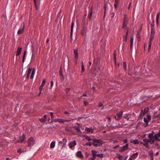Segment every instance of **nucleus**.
Wrapping results in <instances>:
<instances>
[{"mask_svg": "<svg viewBox=\"0 0 160 160\" xmlns=\"http://www.w3.org/2000/svg\"><path fill=\"white\" fill-rule=\"evenodd\" d=\"M155 133L154 131H152L151 132L149 133L148 135V138L149 139H144L143 141L145 143L150 142L151 144H152L155 143V140L153 138V134Z\"/></svg>", "mask_w": 160, "mask_h": 160, "instance_id": "nucleus-1", "label": "nucleus"}, {"mask_svg": "<svg viewBox=\"0 0 160 160\" xmlns=\"http://www.w3.org/2000/svg\"><path fill=\"white\" fill-rule=\"evenodd\" d=\"M93 141L92 145L95 147H100L102 145V141L101 139H93Z\"/></svg>", "mask_w": 160, "mask_h": 160, "instance_id": "nucleus-2", "label": "nucleus"}, {"mask_svg": "<svg viewBox=\"0 0 160 160\" xmlns=\"http://www.w3.org/2000/svg\"><path fill=\"white\" fill-rule=\"evenodd\" d=\"M35 71L36 70L34 68H33L32 70V68H29L27 73V78H29L30 75L31 73L30 78L31 79L33 78L35 72Z\"/></svg>", "mask_w": 160, "mask_h": 160, "instance_id": "nucleus-3", "label": "nucleus"}, {"mask_svg": "<svg viewBox=\"0 0 160 160\" xmlns=\"http://www.w3.org/2000/svg\"><path fill=\"white\" fill-rule=\"evenodd\" d=\"M28 146L31 147L33 146L35 143V140L34 138L31 137L29 139L28 141Z\"/></svg>", "mask_w": 160, "mask_h": 160, "instance_id": "nucleus-4", "label": "nucleus"}, {"mask_svg": "<svg viewBox=\"0 0 160 160\" xmlns=\"http://www.w3.org/2000/svg\"><path fill=\"white\" fill-rule=\"evenodd\" d=\"M54 121L55 122H58L59 123H63L65 122H68L70 121V120H64L62 118H56L55 119Z\"/></svg>", "mask_w": 160, "mask_h": 160, "instance_id": "nucleus-5", "label": "nucleus"}, {"mask_svg": "<svg viewBox=\"0 0 160 160\" xmlns=\"http://www.w3.org/2000/svg\"><path fill=\"white\" fill-rule=\"evenodd\" d=\"M153 138L154 140L157 141H160V131H159L157 134L153 135Z\"/></svg>", "mask_w": 160, "mask_h": 160, "instance_id": "nucleus-6", "label": "nucleus"}, {"mask_svg": "<svg viewBox=\"0 0 160 160\" xmlns=\"http://www.w3.org/2000/svg\"><path fill=\"white\" fill-rule=\"evenodd\" d=\"M77 144V143L75 140L71 141L68 144V146L70 148H72L74 147Z\"/></svg>", "mask_w": 160, "mask_h": 160, "instance_id": "nucleus-7", "label": "nucleus"}, {"mask_svg": "<svg viewBox=\"0 0 160 160\" xmlns=\"http://www.w3.org/2000/svg\"><path fill=\"white\" fill-rule=\"evenodd\" d=\"M122 114H123V112H122L121 111V112H119L118 113L117 116H115V118L117 120H120L121 119V118L122 116Z\"/></svg>", "mask_w": 160, "mask_h": 160, "instance_id": "nucleus-8", "label": "nucleus"}, {"mask_svg": "<svg viewBox=\"0 0 160 160\" xmlns=\"http://www.w3.org/2000/svg\"><path fill=\"white\" fill-rule=\"evenodd\" d=\"M67 142V139L65 138H63L62 141H60L59 142V143L60 144H61L62 145L63 147H65L66 146V144Z\"/></svg>", "mask_w": 160, "mask_h": 160, "instance_id": "nucleus-9", "label": "nucleus"}, {"mask_svg": "<svg viewBox=\"0 0 160 160\" xmlns=\"http://www.w3.org/2000/svg\"><path fill=\"white\" fill-rule=\"evenodd\" d=\"M87 30V28L85 27H83L81 30V33L83 36H85L86 37Z\"/></svg>", "mask_w": 160, "mask_h": 160, "instance_id": "nucleus-10", "label": "nucleus"}, {"mask_svg": "<svg viewBox=\"0 0 160 160\" xmlns=\"http://www.w3.org/2000/svg\"><path fill=\"white\" fill-rule=\"evenodd\" d=\"M155 34V30L153 28H152V29H151V35H150V40H151V41H152V40H153V39L154 37Z\"/></svg>", "mask_w": 160, "mask_h": 160, "instance_id": "nucleus-11", "label": "nucleus"}, {"mask_svg": "<svg viewBox=\"0 0 160 160\" xmlns=\"http://www.w3.org/2000/svg\"><path fill=\"white\" fill-rule=\"evenodd\" d=\"M23 25V26L22 27H21L19 29L18 31V34H22L24 31V24L23 23L22 24V25Z\"/></svg>", "mask_w": 160, "mask_h": 160, "instance_id": "nucleus-12", "label": "nucleus"}, {"mask_svg": "<svg viewBox=\"0 0 160 160\" xmlns=\"http://www.w3.org/2000/svg\"><path fill=\"white\" fill-rule=\"evenodd\" d=\"M78 50L77 49H74V55L76 62H77L78 58Z\"/></svg>", "mask_w": 160, "mask_h": 160, "instance_id": "nucleus-13", "label": "nucleus"}, {"mask_svg": "<svg viewBox=\"0 0 160 160\" xmlns=\"http://www.w3.org/2000/svg\"><path fill=\"white\" fill-rule=\"evenodd\" d=\"M85 131L87 132H91L92 133H93V129L92 128H88L86 127L85 128Z\"/></svg>", "mask_w": 160, "mask_h": 160, "instance_id": "nucleus-14", "label": "nucleus"}, {"mask_svg": "<svg viewBox=\"0 0 160 160\" xmlns=\"http://www.w3.org/2000/svg\"><path fill=\"white\" fill-rule=\"evenodd\" d=\"M34 1L36 9L38 10L40 6L39 2H38L37 0H34Z\"/></svg>", "mask_w": 160, "mask_h": 160, "instance_id": "nucleus-15", "label": "nucleus"}, {"mask_svg": "<svg viewBox=\"0 0 160 160\" xmlns=\"http://www.w3.org/2000/svg\"><path fill=\"white\" fill-rule=\"evenodd\" d=\"M76 155L79 158H84V157L82 155L81 152L80 151H78V152H77L76 153Z\"/></svg>", "mask_w": 160, "mask_h": 160, "instance_id": "nucleus-16", "label": "nucleus"}, {"mask_svg": "<svg viewBox=\"0 0 160 160\" xmlns=\"http://www.w3.org/2000/svg\"><path fill=\"white\" fill-rule=\"evenodd\" d=\"M22 50V48L18 47L17 50L16 55L18 56L21 53Z\"/></svg>", "mask_w": 160, "mask_h": 160, "instance_id": "nucleus-17", "label": "nucleus"}, {"mask_svg": "<svg viewBox=\"0 0 160 160\" xmlns=\"http://www.w3.org/2000/svg\"><path fill=\"white\" fill-rule=\"evenodd\" d=\"M45 82L46 81L45 79H43L42 80V83L39 88V89L40 91H42V90L43 87L44 86Z\"/></svg>", "mask_w": 160, "mask_h": 160, "instance_id": "nucleus-18", "label": "nucleus"}, {"mask_svg": "<svg viewBox=\"0 0 160 160\" xmlns=\"http://www.w3.org/2000/svg\"><path fill=\"white\" fill-rule=\"evenodd\" d=\"M56 142L55 141H52L50 143V147L51 148H54Z\"/></svg>", "mask_w": 160, "mask_h": 160, "instance_id": "nucleus-19", "label": "nucleus"}, {"mask_svg": "<svg viewBox=\"0 0 160 160\" xmlns=\"http://www.w3.org/2000/svg\"><path fill=\"white\" fill-rule=\"evenodd\" d=\"M138 152H136L135 153L133 154L131 156L132 158H133V159H135L138 157Z\"/></svg>", "mask_w": 160, "mask_h": 160, "instance_id": "nucleus-20", "label": "nucleus"}, {"mask_svg": "<svg viewBox=\"0 0 160 160\" xmlns=\"http://www.w3.org/2000/svg\"><path fill=\"white\" fill-rule=\"evenodd\" d=\"M25 138V135L24 134H23L22 136L20 137V141L19 142H22L24 140Z\"/></svg>", "mask_w": 160, "mask_h": 160, "instance_id": "nucleus-21", "label": "nucleus"}, {"mask_svg": "<svg viewBox=\"0 0 160 160\" xmlns=\"http://www.w3.org/2000/svg\"><path fill=\"white\" fill-rule=\"evenodd\" d=\"M74 23V21H72V25H71V37L72 36V32H73V30Z\"/></svg>", "mask_w": 160, "mask_h": 160, "instance_id": "nucleus-22", "label": "nucleus"}, {"mask_svg": "<svg viewBox=\"0 0 160 160\" xmlns=\"http://www.w3.org/2000/svg\"><path fill=\"white\" fill-rule=\"evenodd\" d=\"M144 121L146 123V125L145 126L146 127L148 125V123L149 122V120L145 117L144 118Z\"/></svg>", "mask_w": 160, "mask_h": 160, "instance_id": "nucleus-23", "label": "nucleus"}, {"mask_svg": "<svg viewBox=\"0 0 160 160\" xmlns=\"http://www.w3.org/2000/svg\"><path fill=\"white\" fill-rule=\"evenodd\" d=\"M128 18L127 16H125L124 18L123 22L128 23Z\"/></svg>", "mask_w": 160, "mask_h": 160, "instance_id": "nucleus-24", "label": "nucleus"}, {"mask_svg": "<svg viewBox=\"0 0 160 160\" xmlns=\"http://www.w3.org/2000/svg\"><path fill=\"white\" fill-rule=\"evenodd\" d=\"M73 128H75L77 130L78 132H81V131L80 130V128L78 126H74Z\"/></svg>", "mask_w": 160, "mask_h": 160, "instance_id": "nucleus-25", "label": "nucleus"}, {"mask_svg": "<svg viewBox=\"0 0 160 160\" xmlns=\"http://www.w3.org/2000/svg\"><path fill=\"white\" fill-rule=\"evenodd\" d=\"M92 155L93 156L96 157L97 152L95 150H92Z\"/></svg>", "mask_w": 160, "mask_h": 160, "instance_id": "nucleus-26", "label": "nucleus"}, {"mask_svg": "<svg viewBox=\"0 0 160 160\" xmlns=\"http://www.w3.org/2000/svg\"><path fill=\"white\" fill-rule=\"evenodd\" d=\"M128 143H127L123 147V149L126 150L128 149Z\"/></svg>", "mask_w": 160, "mask_h": 160, "instance_id": "nucleus-27", "label": "nucleus"}, {"mask_svg": "<svg viewBox=\"0 0 160 160\" xmlns=\"http://www.w3.org/2000/svg\"><path fill=\"white\" fill-rule=\"evenodd\" d=\"M84 137L86 138V139L89 141L93 140V139H92L90 138V137L89 136H85Z\"/></svg>", "mask_w": 160, "mask_h": 160, "instance_id": "nucleus-28", "label": "nucleus"}, {"mask_svg": "<svg viewBox=\"0 0 160 160\" xmlns=\"http://www.w3.org/2000/svg\"><path fill=\"white\" fill-rule=\"evenodd\" d=\"M26 51H25L24 52V54H23V59H22L23 62H24L25 60V56H26Z\"/></svg>", "mask_w": 160, "mask_h": 160, "instance_id": "nucleus-29", "label": "nucleus"}, {"mask_svg": "<svg viewBox=\"0 0 160 160\" xmlns=\"http://www.w3.org/2000/svg\"><path fill=\"white\" fill-rule=\"evenodd\" d=\"M147 112V111H144V112H143V110H142V112L140 113V115L141 116H142L144 115Z\"/></svg>", "mask_w": 160, "mask_h": 160, "instance_id": "nucleus-30", "label": "nucleus"}, {"mask_svg": "<svg viewBox=\"0 0 160 160\" xmlns=\"http://www.w3.org/2000/svg\"><path fill=\"white\" fill-rule=\"evenodd\" d=\"M117 156H118V157L120 160H122L124 158V157L123 156L120 155V154H118Z\"/></svg>", "mask_w": 160, "mask_h": 160, "instance_id": "nucleus-31", "label": "nucleus"}, {"mask_svg": "<svg viewBox=\"0 0 160 160\" xmlns=\"http://www.w3.org/2000/svg\"><path fill=\"white\" fill-rule=\"evenodd\" d=\"M160 16V13H158L156 17V21L157 23H158L159 22V18Z\"/></svg>", "mask_w": 160, "mask_h": 160, "instance_id": "nucleus-32", "label": "nucleus"}, {"mask_svg": "<svg viewBox=\"0 0 160 160\" xmlns=\"http://www.w3.org/2000/svg\"><path fill=\"white\" fill-rule=\"evenodd\" d=\"M123 67L124 69L126 70L127 67V64L126 62H124L123 63Z\"/></svg>", "mask_w": 160, "mask_h": 160, "instance_id": "nucleus-33", "label": "nucleus"}, {"mask_svg": "<svg viewBox=\"0 0 160 160\" xmlns=\"http://www.w3.org/2000/svg\"><path fill=\"white\" fill-rule=\"evenodd\" d=\"M152 41H151V40H150V42L148 44V51H149V50H150L151 49V44H152Z\"/></svg>", "mask_w": 160, "mask_h": 160, "instance_id": "nucleus-34", "label": "nucleus"}, {"mask_svg": "<svg viewBox=\"0 0 160 160\" xmlns=\"http://www.w3.org/2000/svg\"><path fill=\"white\" fill-rule=\"evenodd\" d=\"M89 12V13L88 15V17L90 19V18H91V17H92V12L91 10V11L90 10Z\"/></svg>", "mask_w": 160, "mask_h": 160, "instance_id": "nucleus-35", "label": "nucleus"}, {"mask_svg": "<svg viewBox=\"0 0 160 160\" xmlns=\"http://www.w3.org/2000/svg\"><path fill=\"white\" fill-rule=\"evenodd\" d=\"M149 154L150 157H152L153 156V153L152 150L150 151L149 152Z\"/></svg>", "mask_w": 160, "mask_h": 160, "instance_id": "nucleus-36", "label": "nucleus"}, {"mask_svg": "<svg viewBox=\"0 0 160 160\" xmlns=\"http://www.w3.org/2000/svg\"><path fill=\"white\" fill-rule=\"evenodd\" d=\"M39 120L42 122H45L46 121V120H45L43 118H39Z\"/></svg>", "mask_w": 160, "mask_h": 160, "instance_id": "nucleus-37", "label": "nucleus"}, {"mask_svg": "<svg viewBox=\"0 0 160 160\" xmlns=\"http://www.w3.org/2000/svg\"><path fill=\"white\" fill-rule=\"evenodd\" d=\"M149 121L151 119V116L149 115L148 114L147 115V118H146Z\"/></svg>", "mask_w": 160, "mask_h": 160, "instance_id": "nucleus-38", "label": "nucleus"}, {"mask_svg": "<svg viewBox=\"0 0 160 160\" xmlns=\"http://www.w3.org/2000/svg\"><path fill=\"white\" fill-rule=\"evenodd\" d=\"M98 107H102V110H103L104 108V106L103 105V104L101 103V102H100L98 105Z\"/></svg>", "mask_w": 160, "mask_h": 160, "instance_id": "nucleus-39", "label": "nucleus"}, {"mask_svg": "<svg viewBox=\"0 0 160 160\" xmlns=\"http://www.w3.org/2000/svg\"><path fill=\"white\" fill-rule=\"evenodd\" d=\"M85 70V68H84V66L83 63V62H82V72H83Z\"/></svg>", "mask_w": 160, "mask_h": 160, "instance_id": "nucleus-40", "label": "nucleus"}, {"mask_svg": "<svg viewBox=\"0 0 160 160\" xmlns=\"http://www.w3.org/2000/svg\"><path fill=\"white\" fill-rule=\"evenodd\" d=\"M127 23H127L123 22V28L124 29H126L127 28Z\"/></svg>", "mask_w": 160, "mask_h": 160, "instance_id": "nucleus-41", "label": "nucleus"}, {"mask_svg": "<svg viewBox=\"0 0 160 160\" xmlns=\"http://www.w3.org/2000/svg\"><path fill=\"white\" fill-rule=\"evenodd\" d=\"M103 156V155L102 154H97L96 155V156L100 158H102Z\"/></svg>", "mask_w": 160, "mask_h": 160, "instance_id": "nucleus-42", "label": "nucleus"}, {"mask_svg": "<svg viewBox=\"0 0 160 160\" xmlns=\"http://www.w3.org/2000/svg\"><path fill=\"white\" fill-rule=\"evenodd\" d=\"M139 143V141L138 139H135L133 141V143L134 144H138Z\"/></svg>", "mask_w": 160, "mask_h": 160, "instance_id": "nucleus-43", "label": "nucleus"}, {"mask_svg": "<svg viewBox=\"0 0 160 160\" xmlns=\"http://www.w3.org/2000/svg\"><path fill=\"white\" fill-rule=\"evenodd\" d=\"M143 145L147 148H149V144L148 143H143Z\"/></svg>", "mask_w": 160, "mask_h": 160, "instance_id": "nucleus-44", "label": "nucleus"}, {"mask_svg": "<svg viewBox=\"0 0 160 160\" xmlns=\"http://www.w3.org/2000/svg\"><path fill=\"white\" fill-rule=\"evenodd\" d=\"M128 31L127 33H126V35L125 36V38L124 39V41L125 42H127L128 39Z\"/></svg>", "mask_w": 160, "mask_h": 160, "instance_id": "nucleus-45", "label": "nucleus"}, {"mask_svg": "<svg viewBox=\"0 0 160 160\" xmlns=\"http://www.w3.org/2000/svg\"><path fill=\"white\" fill-rule=\"evenodd\" d=\"M92 145V142H89L86 143V145L88 146H91Z\"/></svg>", "mask_w": 160, "mask_h": 160, "instance_id": "nucleus-46", "label": "nucleus"}, {"mask_svg": "<svg viewBox=\"0 0 160 160\" xmlns=\"http://www.w3.org/2000/svg\"><path fill=\"white\" fill-rule=\"evenodd\" d=\"M110 14L112 15L111 17L113 18L115 15V13L112 11H110Z\"/></svg>", "mask_w": 160, "mask_h": 160, "instance_id": "nucleus-47", "label": "nucleus"}, {"mask_svg": "<svg viewBox=\"0 0 160 160\" xmlns=\"http://www.w3.org/2000/svg\"><path fill=\"white\" fill-rule=\"evenodd\" d=\"M133 38H132L131 39V47L132 48V47L133 45Z\"/></svg>", "mask_w": 160, "mask_h": 160, "instance_id": "nucleus-48", "label": "nucleus"}, {"mask_svg": "<svg viewBox=\"0 0 160 160\" xmlns=\"http://www.w3.org/2000/svg\"><path fill=\"white\" fill-rule=\"evenodd\" d=\"M137 37L138 39L139 40H140V35L139 33H137Z\"/></svg>", "mask_w": 160, "mask_h": 160, "instance_id": "nucleus-49", "label": "nucleus"}, {"mask_svg": "<svg viewBox=\"0 0 160 160\" xmlns=\"http://www.w3.org/2000/svg\"><path fill=\"white\" fill-rule=\"evenodd\" d=\"M60 74L61 76H62V77L63 78H64L63 74L62 73V71L61 69L60 70Z\"/></svg>", "mask_w": 160, "mask_h": 160, "instance_id": "nucleus-50", "label": "nucleus"}, {"mask_svg": "<svg viewBox=\"0 0 160 160\" xmlns=\"http://www.w3.org/2000/svg\"><path fill=\"white\" fill-rule=\"evenodd\" d=\"M49 113L50 114L51 118L52 119H53L54 118V116H53V112H50Z\"/></svg>", "mask_w": 160, "mask_h": 160, "instance_id": "nucleus-51", "label": "nucleus"}, {"mask_svg": "<svg viewBox=\"0 0 160 160\" xmlns=\"http://www.w3.org/2000/svg\"><path fill=\"white\" fill-rule=\"evenodd\" d=\"M118 3H115L114 4V6L115 9H117V8L118 5Z\"/></svg>", "mask_w": 160, "mask_h": 160, "instance_id": "nucleus-52", "label": "nucleus"}, {"mask_svg": "<svg viewBox=\"0 0 160 160\" xmlns=\"http://www.w3.org/2000/svg\"><path fill=\"white\" fill-rule=\"evenodd\" d=\"M88 102L87 101H85L84 102V104L85 106L88 105Z\"/></svg>", "mask_w": 160, "mask_h": 160, "instance_id": "nucleus-53", "label": "nucleus"}, {"mask_svg": "<svg viewBox=\"0 0 160 160\" xmlns=\"http://www.w3.org/2000/svg\"><path fill=\"white\" fill-rule=\"evenodd\" d=\"M70 90V88H67L66 89V91L67 93H68Z\"/></svg>", "mask_w": 160, "mask_h": 160, "instance_id": "nucleus-54", "label": "nucleus"}, {"mask_svg": "<svg viewBox=\"0 0 160 160\" xmlns=\"http://www.w3.org/2000/svg\"><path fill=\"white\" fill-rule=\"evenodd\" d=\"M124 151H125V150L124 149H123V148H122L120 149L119 150V151L120 152H123Z\"/></svg>", "mask_w": 160, "mask_h": 160, "instance_id": "nucleus-55", "label": "nucleus"}, {"mask_svg": "<svg viewBox=\"0 0 160 160\" xmlns=\"http://www.w3.org/2000/svg\"><path fill=\"white\" fill-rule=\"evenodd\" d=\"M51 84V87L52 88L53 85V82L52 81L50 82Z\"/></svg>", "mask_w": 160, "mask_h": 160, "instance_id": "nucleus-56", "label": "nucleus"}, {"mask_svg": "<svg viewBox=\"0 0 160 160\" xmlns=\"http://www.w3.org/2000/svg\"><path fill=\"white\" fill-rule=\"evenodd\" d=\"M115 2L117 3H118L120 0H114Z\"/></svg>", "mask_w": 160, "mask_h": 160, "instance_id": "nucleus-57", "label": "nucleus"}, {"mask_svg": "<svg viewBox=\"0 0 160 160\" xmlns=\"http://www.w3.org/2000/svg\"><path fill=\"white\" fill-rule=\"evenodd\" d=\"M96 158V156H93V157L91 158V159L92 160H94Z\"/></svg>", "mask_w": 160, "mask_h": 160, "instance_id": "nucleus-58", "label": "nucleus"}, {"mask_svg": "<svg viewBox=\"0 0 160 160\" xmlns=\"http://www.w3.org/2000/svg\"><path fill=\"white\" fill-rule=\"evenodd\" d=\"M17 152L18 153H21V149H19L18 150Z\"/></svg>", "mask_w": 160, "mask_h": 160, "instance_id": "nucleus-59", "label": "nucleus"}, {"mask_svg": "<svg viewBox=\"0 0 160 160\" xmlns=\"http://www.w3.org/2000/svg\"><path fill=\"white\" fill-rule=\"evenodd\" d=\"M113 54H114V58L115 59H116V51H114V53H113Z\"/></svg>", "mask_w": 160, "mask_h": 160, "instance_id": "nucleus-60", "label": "nucleus"}, {"mask_svg": "<svg viewBox=\"0 0 160 160\" xmlns=\"http://www.w3.org/2000/svg\"><path fill=\"white\" fill-rule=\"evenodd\" d=\"M119 146V145H118L114 147V148L116 149V148H118Z\"/></svg>", "mask_w": 160, "mask_h": 160, "instance_id": "nucleus-61", "label": "nucleus"}, {"mask_svg": "<svg viewBox=\"0 0 160 160\" xmlns=\"http://www.w3.org/2000/svg\"><path fill=\"white\" fill-rule=\"evenodd\" d=\"M105 12H104V13H105V14H104V16H105V14H106V8H107V7H106V6H105Z\"/></svg>", "mask_w": 160, "mask_h": 160, "instance_id": "nucleus-62", "label": "nucleus"}, {"mask_svg": "<svg viewBox=\"0 0 160 160\" xmlns=\"http://www.w3.org/2000/svg\"><path fill=\"white\" fill-rule=\"evenodd\" d=\"M123 142L124 143H127V139H125L123 140Z\"/></svg>", "mask_w": 160, "mask_h": 160, "instance_id": "nucleus-63", "label": "nucleus"}, {"mask_svg": "<svg viewBox=\"0 0 160 160\" xmlns=\"http://www.w3.org/2000/svg\"><path fill=\"white\" fill-rule=\"evenodd\" d=\"M47 116L46 115H45L44 116V117H43V118L44 119H45V120H46V118H47Z\"/></svg>", "mask_w": 160, "mask_h": 160, "instance_id": "nucleus-64", "label": "nucleus"}]
</instances>
